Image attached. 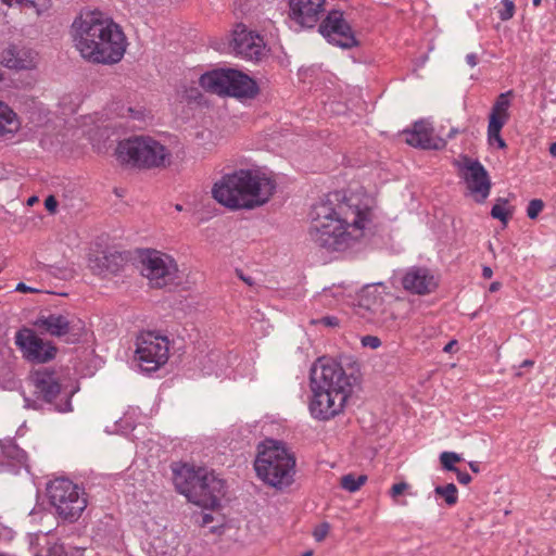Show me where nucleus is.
<instances>
[{
    "label": "nucleus",
    "instance_id": "nucleus-1",
    "mask_svg": "<svg viewBox=\"0 0 556 556\" xmlns=\"http://www.w3.org/2000/svg\"><path fill=\"white\" fill-rule=\"evenodd\" d=\"M308 239L328 252L344 251L362 239L372 224V210L358 197L333 206L330 200L317 203L311 213Z\"/></svg>",
    "mask_w": 556,
    "mask_h": 556
},
{
    "label": "nucleus",
    "instance_id": "nucleus-45",
    "mask_svg": "<svg viewBox=\"0 0 556 556\" xmlns=\"http://www.w3.org/2000/svg\"><path fill=\"white\" fill-rule=\"evenodd\" d=\"M212 521H213L212 514H203L202 515V520H201L202 526H206V525L211 523Z\"/></svg>",
    "mask_w": 556,
    "mask_h": 556
},
{
    "label": "nucleus",
    "instance_id": "nucleus-47",
    "mask_svg": "<svg viewBox=\"0 0 556 556\" xmlns=\"http://www.w3.org/2000/svg\"><path fill=\"white\" fill-rule=\"evenodd\" d=\"M500 287H501V283L495 281L490 285L489 290H490V292H496L500 289Z\"/></svg>",
    "mask_w": 556,
    "mask_h": 556
},
{
    "label": "nucleus",
    "instance_id": "nucleus-31",
    "mask_svg": "<svg viewBox=\"0 0 556 556\" xmlns=\"http://www.w3.org/2000/svg\"><path fill=\"white\" fill-rule=\"evenodd\" d=\"M366 480V476L355 477L354 475H345L341 478V486L349 492H355L359 490Z\"/></svg>",
    "mask_w": 556,
    "mask_h": 556
},
{
    "label": "nucleus",
    "instance_id": "nucleus-36",
    "mask_svg": "<svg viewBox=\"0 0 556 556\" xmlns=\"http://www.w3.org/2000/svg\"><path fill=\"white\" fill-rule=\"evenodd\" d=\"M362 344L365 348L375 350L381 345V340L376 336H365L362 338Z\"/></svg>",
    "mask_w": 556,
    "mask_h": 556
},
{
    "label": "nucleus",
    "instance_id": "nucleus-21",
    "mask_svg": "<svg viewBox=\"0 0 556 556\" xmlns=\"http://www.w3.org/2000/svg\"><path fill=\"white\" fill-rule=\"evenodd\" d=\"M38 53L24 46L11 45L0 52V64L15 71H31L38 64Z\"/></svg>",
    "mask_w": 556,
    "mask_h": 556
},
{
    "label": "nucleus",
    "instance_id": "nucleus-23",
    "mask_svg": "<svg viewBox=\"0 0 556 556\" xmlns=\"http://www.w3.org/2000/svg\"><path fill=\"white\" fill-rule=\"evenodd\" d=\"M122 256L116 253L104 254L89 260V267L96 275L117 273L122 265Z\"/></svg>",
    "mask_w": 556,
    "mask_h": 556
},
{
    "label": "nucleus",
    "instance_id": "nucleus-51",
    "mask_svg": "<svg viewBox=\"0 0 556 556\" xmlns=\"http://www.w3.org/2000/svg\"><path fill=\"white\" fill-rule=\"evenodd\" d=\"M456 344V341H451L444 346V352H451L453 350V346Z\"/></svg>",
    "mask_w": 556,
    "mask_h": 556
},
{
    "label": "nucleus",
    "instance_id": "nucleus-41",
    "mask_svg": "<svg viewBox=\"0 0 556 556\" xmlns=\"http://www.w3.org/2000/svg\"><path fill=\"white\" fill-rule=\"evenodd\" d=\"M454 472H456L457 480L459 483L468 484L471 481V476L467 471H462L458 468H456Z\"/></svg>",
    "mask_w": 556,
    "mask_h": 556
},
{
    "label": "nucleus",
    "instance_id": "nucleus-25",
    "mask_svg": "<svg viewBox=\"0 0 556 556\" xmlns=\"http://www.w3.org/2000/svg\"><path fill=\"white\" fill-rule=\"evenodd\" d=\"M510 97H513V90L503 92L496 98L491 109L489 122H492L493 118L497 122H501V125H505L508 122Z\"/></svg>",
    "mask_w": 556,
    "mask_h": 556
},
{
    "label": "nucleus",
    "instance_id": "nucleus-18",
    "mask_svg": "<svg viewBox=\"0 0 556 556\" xmlns=\"http://www.w3.org/2000/svg\"><path fill=\"white\" fill-rule=\"evenodd\" d=\"M326 0H289V18L301 28L314 27L325 12Z\"/></svg>",
    "mask_w": 556,
    "mask_h": 556
},
{
    "label": "nucleus",
    "instance_id": "nucleus-26",
    "mask_svg": "<svg viewBox=\"0 0 556 556\" xmlns=\"http://www.w3.org/2000/svg\"><path fill=\"white\" fill-rule=\"evenodd\" d=\"M0 450L2 452V457L0 458V472L8 470V465L4 463L3 458L12 459L17 464H24L26 460L25 452L11 439L0 441Z\"/></svg>",
    "mask_w": 556,
    "mask_h": 556
},
{
    "label": "nucleus",
    "instance_id": "nucleus-4",
    "mask_svg": "<svg viewBox=\"0 0 556 556\" xmlns=\"http://www.w3.org/2000/svg\"><path fill=\"white\" fill-rule=\"evenodd\" d=\"M275 191V180L253 169L226 174L212 188L213 198L231 210H253L262 206L270 200Z\"/></svg>",
    "mask_w": 556,
    "mask_h": 556
},
{
    "label": "nucleus",
    "instance_id": "nucleus-57",
    "mask_svg": "<svg viewBox=\"0 0 556 556\" xmlns=\"http://www.w3.org/2000/svg\"><path fill=\"white\" fill-rule=\"evenodd\" d=\"M175 208H176L177 211H181V210H182V206H181L180 204H176Z\"/></svg>",
    "mask_w": 556,
    "mask_h": 556
},
{
    "label": "nucleus",
    "instance_id": "nucleus-44",
    "mask_svg": "<svg viewBox=\"0 0 556 556\" xmlns=\"http://www.w3.org/2000/svg\"><path fill=\"white\" fill-rule=\"evenodd\" d=\"M49 556H64V551L61 545H55L49 551Z\"/></svg>",
    "mask_w": 556,
    "mask_h": 556
},
{
    "label": "nucleus",
    "instance_id": "nucleus-10",
    "mask_svg": "<svg viewBox=\"0 0 556 556\" xmlns=\"http://www.w3.org/2000/svg\"><path fill=\"white\" fill-rule=\"evenodd\" d=\"M169 341L155 331H142L136 339L135 359L142 371H155L168 359Z\"/></svg>",
    "mask_w": 556,
    "mask_h": 556
},
{
    "label": "nucleus",
    "instance_id": "nucleus-8",
    "mask_svg": "<svg viewBox=\"0 0 556 556\" xmlns=\"http://www.w3.org/2000/svg\"><path fill=\"white\" fill-rule=\"evenodd\" d=\"M47 495L55 515L67 522L77 521L87 507V494L66 478H56L47 486Z\"/></svg>",
    "mask_w": 556,
    "mask_h": 556
},
{
    "label": "nucleus",
    "instance_id": "nucleus-7",
    "mask_svg": "<svg viewBox=\"0 0 556 556\" xmlns=\"http://www.w3.org/2000/svg\"><path fill=\"white\" fill-rule=\"evenodd\" d=\"M116 157L121 163L153 168L169 163L170 153L151 137L135 136L118 142Z\"/></svg>",
    "mask_w": 556,
    "mask_h": 556
},
{
    "label": "nucleus",
    "instance_id": "nucleus-35",
    "mask_svg": "<svg viewBox=\"0 0 556 556\" xmlns=\"http://www.w3.org/2000/svg\"><path fill=\"white\" fill-rule=\"evenodd\" d=\"M2 1L4 3H7L8 5L25 4V5H28V7L36 8L37 13L39 14L41 12L40 8H45L46 7V1L47 0H2Z\"/></svg>",
    "mask_w": 556,
    "mask_h": 556
},
{
    "label": "nucleus",
    "instance_id": "nucleus-24",
    "mask_svg": "<svg viewBox=\"0 0 556 556\" xmlns=\"http://www.w3.org/2000/svg\"><path fill=\"white\" fill-rule=\"evenodd\" d=\"M21 127L16 113L5 103L0 101V137H12Z\"/></svg>",
    "mask_w": 556,
    "mask_h": 556
},
{
    "label": "nucleus",
    "instance_id": "nucleus-28",
    "mask_svg": "<svg viewBox=\"0 0 556 556\" xmlns=\"http://www.w3.org/2000/svg\"><path fill=\"white\" fill-rule=\"evenodd\" d=\"M504 125H501V122L495 121L489 122L488 125V141L491 146L496 144L498 149H505L506 142L501 136V130Z\"/></svg>",
    "mask_w": 556,
    "mask_h": 556
},
{
    "label": "nucleus",
    "instance_id": "nucleus-40",
    "mask_svg": "<svg viewBox=\"0 0 556 556\" xmlns=\"http://www.w3.org/2000/svg\"><path fill=\"white\" fill-rule=\"evenodd\" d=\"M45 207L47 211H49L50 213H55L56 211V207H58V201L56 199L53 197V195H49L46 200H45Z\"/></svg>",
    "mask_w": 556,
    "mask_h": 556
},
{
    "label": "nucleus",
    "instance_id": "nucleus-50",
    "mask_svg": "<svg viewBox=\"0 0 556 556\" xmlns=\"http://www.w3.org/2000/svg\"><path fill=\"white\" fill-rule=\"evenodd\" d=\"M239 277H240V279H242L245 283H248L249 286H252L253 281H252V279H251L250 277H245V276H243V274H242V273H240V274H239Z\"/></svg>",
    "mask_w": 556,
    "mask_h": 556
},
{
    "label": "nucleus",
    "instance_id": "nucleus-27",
    "mask_svg": "<svg viewBox=\"0 0 556 556\" xmlns=\"http://www.w3.org/2000/svg\"><path fill=\"white\" fill-rule=\"evenodd\" d=\"M514 213L513 207L509 206L508 200L504 198L497 199L496 203L491 210V216L503 223L504 226L508 224L509 218Z\"/></svg>",
    "mask_w": 556,
    "mask_h": 556
},
{
    "label": "nucleus",
    "instance_id": "nucleus-29",
    "mask_svg": "<svg viewBox=\"0 0 556 556\" xmlns=\"http://www.w3.org/2000/svg\"><path fill=\"white\" fill-rule=\"evenodd\" d=\"M504 125H501V122L495 121L489 122L488 125V141L491 146L496 144L498 149H505L506 142L501 136V130Z\"/></svg>",
    "mask_w": 556,
    "mask_h": 556
},
{
    "label": "nucleus",
    "instance_id": "nucleus-55",
    "mask_svg": "<svg viewBox=\"0 0 556 556\" xmlns=\"http://www.w3.org/2000/svg\"><path fill=\"white\" fill-rule=\"evenodd\" d=\"M37 201V198L36 197H33L28 200V204H33L34 202Z\"/></svg>",
    "mask_w": 556,
    "mask_h": 556
},
{
    "label": "nucleus",
    "instance_id": "nucleus-15",
    "mask_svg": "<svg viewBox=\"0 0 556 556\" xmlns=\"http://www.w3.org/2000/svg\"><path fill=\"white\" fill-rule=\"evenodd\" d=\"M319 33L330 42L343 49L357 46L355 35L339 10L330 11L319 25Z\"/></svg>",
    "mask_w": 556,
    "mask_h": 556
},
{
    "label": "nucleus",
    "instance_id": "nucleus-39",
    "mask_svg": "<svg viewBox=\"0 0 556 556\" xmlns=\"http://www.w3.org/2000/svg\"><path fill=\"white\" fill-rule=\"evenodd\" d=\"M408 488V484L406 482H400L392 485L390 490V495L392 497H396L401 495L406 489Z\"/></svg>",
    "mask_w": 556,
    "mask_h": 556
},
{
    "label": "nucleus",
    "instance_id": "nucleus-49",
    "mask_svg": "<svg viewBox=\"0 0 556 556\" xmlns=\"http://www.w3.org/2000/svg\"><path fill=\"white\" fill-rule=\"evenodd\" d=\"M469 467L470 469L473 471V472H479V463L477 462H470L469 463Z\"/></svg>",
    "mask_w": 556,
    "mask_h": 556
},
{
    "label": "nucleus",
    "instance_id": "nucleus-42",
    "mask_svg": "<svg viewBox=\"0 0 556 556\" xmlns=\"http://www.w3.org/2000/svg\"><path fill=\"white\" fill-rule=\"evenodd\" d=\"M15 291L23 292V293H27V292L35 293L38 290L26 286L24 282H20V283H17Z\"/></svg>",
    "mask_w": 556,
    "mask_h": 556
},
{
    "label": "nucleus",
    "instance_id": "nucleus-48",
    "mask_svg": "<svg viewBox=\"0 0 556 556\" xmlns=\"http://www.w3.org/2000/svg\"><path fill=\"white\" fill-rule=\"evenodd\" d=\"M533 364H534V362H533V361L526 359V361H523V362L521 363L520 368H530V367H532V366H533Z\"/></svg>",
    "mask_w": 556,
    "mask_h": 556
},
{
    "label": "nucleus",
    "instance_id": "nucleus-37",
    "mask_svg": "<svg viewBox=\"0 0 556 556\" xmlns=\"http://www.w3.org/2000/svg\"><path fill=\"white\" fill-rule=\"evenodd\" d=\"M329 525L328 523H321L319 527H317L314 532H313V535L315 538V540L317 542H321L323 540H325V538L327 536L328 532H329Z\"/></svg>",
    "mask_w": 556,
    "mask_h": 556
},
{
    "label": "nucleus",
    "instance_id": "nucleus-2",
    "mask_svg": "<svg viewBox=\"0 0 556 556\" xmlns=\"http://www.w3.org/2000/svg\"><path fill=\"white\" fill-rule=\"evenodd\" d=\"M80 56L94 64L118 63L127 48L126 36L112 17L99 10H83L70 30Z\"/></svg>",
    "mask_w": 556,
    "mask_h": 556
},
{
    "label": "nucleus",
    "instance_id": "nucleus-33",
    "mask_svg": "<svg viewBox=\"0 0 556 556\" xmlns=\"http://www.w3.org/2000/svg\"><path fill=\"white\" fill-rule=\"evenodd\" d=\"M515 4L513 0H502V8L498 9L497 14L502 21H508L514 16Z\"/></svg>",
    "mask_w": 556,
    "mask_h": 556
},
{
    "label": "nucleus",
    "instance_id": "nucleus-56",
    "mask_svg": "<svg viewBox=\"0 0 556 556\" xmlns=\"http://www.w3.org/2000/svg\"><path fill=\"white\" fill-rule=\"evenodd\" d=\"M25 403H26L25 404L26 407H31L29 399H25Z\"/></svg>",
    "mask_w": 556,
    "mask_h": 556
},
{
    "label": "nucleus",
    "instance_id": "nucleus-52",
    "mask_svg": "<svg viewBox=\"0 0 556 556\" xmlns=\"http://www.w3.org/2000/svg\"><path fill=\"white\" fill-rule=\"evenodd\" d=\"M549 154L554 157H556V142H553L551 146H549Z\"/></svg>",
    "mask_w": 556,
    "mask_h": 556
},
{
    "label": "nucleus",
    "instance_id": "nucleus-12",
    "mask_svg": "<svg viewBox=\"0 0 556 556\" xmlns=\"http://www.w3.org/2000/svg\"><path fill=\"white\" fill-rule=\"evenodd\" d=\"M141 273L153 287H165L177 278L178 266L175 260L159 251H148L142 257Z\"/></svg>",
    "mask_w": 556,
    "mask_h": 556
},
{
    "label": "nucleus",
    "instance_id": "nucleus-34",
    "mask_svg": "<svg viewBox=\"0 0 556 556\" xmlns=\"http://www.w3.org/2000/svg\"><path fill=\"white\" fill-rule=\"evenodd\" d=\"M544 207V202L541 199H533L529 202L527 207V216L530 219H535Z\"/></svg>",
    "mask_w": 556,
    "mask_h": 556
},
{
    "label": "nucleus",
    "instance_id": "nucleus-6",
    "mask_svg": "<svg viewBox=\"0 0 556 556\" xmlns=\"http://www.w3.org/2000/svg\"><path fill=\"white\" fill-rule=\"evenodd\" d=\"M254 468L266 484L282 489L293 482L295 459L282 443L266 440L258 446Z\"/></svg>",
    "mask_w": 556,
    "mask_h": 556
},
{
    "label": "nucleus",
    "instance_id": "nucleus-43",
    "mask_svg": "<svg viewBox=\"0 0 556 556\" xmlns=\"http://www.w3.org/2000/svg\"><path fill=\"white\" fill-rule=\"evenodd\" d=\"M466 62L470 67H475L478 64V56L476 53H469L466 55Z\"/></svg>",
    "mask_w": 556,
    "mask_h": 556
},
{
    "label": "nucleus",
    "instance_id": "nucleus-54",
    "mask_svg": "<svg viewBox=\"0 0 556 556\" xmlns=\"http://www.w3.org/2000/svg\"><path fill=\"white\" fill-rule=\"evenodd\" d=\"M532 3L534 7H538L541 4V0H532Z\"/></svg>",
    "mask_w": 556,
    "mask_h": 556
},
{
    "label": "nucleus",
    "instance_id": "nucleus-9",
    "mask_svg": "<svg viewBox=\"0 0 556 556\" xmlns=\"http://www.w3.org/2000/svg\"><path fill=\"white\" fill-rule=\"evenodd\" d=\"M199 84L208 92L238 99H253L258 93V86L254 79L232 68L206 72L201 75Z\"/></svg>",
    "mask_w": 556,
    "mask_h": 556
},
{
    "label": "nucleus",
    "instance_id": "nucleus-11",
    "mask_svg": "<svg viewBox=\"0 0 556 556\" xmlns=\"http://www.w3.org/2000/svg\"><path fill=\"white\" fill-rule=\"evenodd\" d=\"M33 325L42 333L56 338L68 337V342L78 340L85 332V323L71 313L41 314Z\"/></svg>",
    "mask_w": 556,
    "mask_h": 556
},
{
    "label": "nucleus",
    "instance_id": "nucleus-32",
    "mask_svg": "<svg viewBox=\"0 0 556 556\" xmlns=\"http://www.w3.org/2000/svg\"><path fill=\"white\" fill-rule=\"evenodd\" d=\"M460 456L454 452H443L440 455V462L444 469L448 471L456 470L455 463L460 462Z\"/></svg>",
    "mask_w": 556,
    "mask_h": 556
},
{
    "label": "nucleus",
    "instance_id": "nucleus-30",
    "mask_svg": "<svg viewBox=\"0 0 556 556\" xmlns=\"http://www.w3.org/2000/svg\"><path fill=\"white\" fill-rule=\"evenodd\" d=\"M434 493L442 497L448 506H454L458 501V491L454 483L438 485L434 489Z\"/></svg>",
    "mask_w": 556,
    "mask_h": 556
},
{
    "label": "nucleus",
    "instance_id": "nucleus-17",
    "mask_svg": "<svg viewBox=\"0 0 556 556\" xmlns=\"http://www.w3.org/2000/svg\"><path fill=\"white\" fill-rule=\"evenodd\" d=\"M361 306L369 312V319L378 327L394 331L399 327L397 315L391 305L384 304L379 294L367 293L362 298Z\"/></svg>",
    "mask_w": 556,
    "mask_h": 556
},
{
    "label": "nucleus",
    "instance_id": "nucleus-38",
    "mask_svg": "<svg viewBox=\"0 0 556 556\" xmlns=\"http://www.w3.org/2000/svg\"><path fill=\"white\" fill-rule=\"evenodd\" d=\"M312 324H321L326 327H337L339 319L336 316H325L318 320H312Z\"/></svg>",
    "mask_w": 556,
    "mask_h": 556
},
{
    "label": "nucleus",
    "instance_id": "nucleus-5",
    "mask_svg": "<svg viewBox=\"0 0 556 556\" xmlns=\"http://www.w3.org/2000/svg\"><path fill=\"white\" fill-rule=\"evenodd\" d=\"M174 484L189 502L215 509L225 495V482L207 469L182 465L174 470Z\"/></svg>",
    "mask_w": 556,
    "mask_h": 556
},
{
    "label": "nucleus",
    "instance_id": "nucleus-20",
    "mask_svg": "<svg viewBox=\"0 0 556 556\" xmlns=\"http://www.w3.org/2000/svg\"><path fill=\"white\" fill-rule=\"evenodd\" d=\"M403 289L412 294L426 295L438 287V279L432 271L424 266L407 268L401 278Z\"/></svg>",
    "mask_w": 556,
    "mask_h": 556
},
{
    "label": "nucleus",
    "instance_id": "nucleus-14",
    "mask_svg": "<svg viewBox=\"0 0 556 556\" xmlns=\"http://www.w3.org/2000/svg\"><path fill=\"white\" fill-rule=\"evenodd\" d=\"M31 381L37 396L53 405L55 410L61 413L72 410L71 399L67 395L60 403L56 402L61 393V383L54 371L38 370L31 376Z\"/></svg>",
    "mask_w": 556,
    "mask_h": 556
},
{
    "label": "nucleus",
    "instance_id": "nucleus-13",
    "mask_svg": "<svg viewBox=\"0 0 556 556\" xmlns=\"http://www.w3.org/2000/svg\"><path fill=\"white\" fill-rule=\"evenodd\" d=\"M455 165L470 194L477 202H484L491 190L490 176L484 166L478 160H472L467 155H463L459 161L455 162Z\"/></svg>",
    "mask_w": 556,
    "mask_h": 556
},
{
    "label": "nucleus",
    "instance_id": "nucleus-53",
    "mask_svg": "<svg viewBox=\"0 0 556 556\" xmlns=\"http://www.w3.org/2000/svg\"><path fill=\"white\" fill-rule=\"evenodd\" d=\"M313 555V552L312 551H306L305 553H303L301 556H312Z\"/></svg>",
    "mask_w": 556,
    "mask_h": 556
},
{
    "label": "nucleus",
    "instance_id": "nucleus-59",
    "mask_svg": "<svg viewBox=\"0 0 556 556\" xmlns=\"http://www.w3.org/2000/svg\"><path fill=\"white\" fill-rule=\"evenodd\" d=\"M2 79V74L0 73V80Z\"/></svg>",
    "mask_w": 556,
    "mask_h": 556
},
{
    "label": "nucleus",
    "instance_id": "nucleus-58",
    "mask_svg": "<svg viewBox=\"0 0 556 556\" xmlns=\"http://www.w3.org/2000/svg\"><path fill=\"white\" fill-rule=\"evenodd\" d=\"M456 132V130H451L450 137H453V135Z\"/></svg>",
    "mask_w": 556,
    "mask_h": 556
},
{
    "label": "nucleus",
    "instance_id": "nucleus-46",
    "mask_svg": "<svg viewBox=\"0 0 556 556\" xmlns=\"http://www.w3.org/2000/svg\"><path fill=\"white\" fill-rule=\"evenodd\" d=\"M482 276L485 279H490L493 276V271L489 266H484L482 268Z\"/></svg>",
    "mask_w": 556,
    "mask_h": 556
},
{
    "label": "nucleus",
    "instance_id": "nucleus-22",
    "mask_svg": "<svg viewBox=\"0 0 556 556\" xmlns=\"http://www.w3.org/2000/svg\"><path fill=\"white\" fill-rule=\"evenodd\" d=\"M405 141L415 148L439 150L445 146L444 140L433 137V128L428 121L414 123L412 129L404 130Z\"/></svg>",
    "mask_w": 556,
    "mask_h": 556
},
{
    "label": "nucleus",
    "instance_id": "nucleus-16",
    "mask_svg": "<svg viewBox=\"0 0 556 556\" xmlns=\"http://www.w3.org/2000/svg\"><path fill=\"white\" fill-rule=\"evenodd\" d=\"M15 344L31 362L46 363L54 358L56 349L39 338L33 329L23 328L15 334Z\"/></svg>",
    "mask_w": 556,
    "mask_h": 556
},
{
    "label": "nucleus",
    "instance_id": "nucleus-19",
    "mask_svg": "<svg viewBox=\"0 0 556 556\" xmlns=\"http://www.w3.org/2000/svg\"><path fill=\"white\" fill-rule=\"evenodd\" d=\"M231 47L236 55L245 60L257 61L263 54L265 43L260 35L239 25L233 31Z\"/></svg>",
    "mask_w": 556,
    "mask_h": 556
},
{
    "label": "nucleus",
    "instance_id": "nucleus-3",
    "mask_svg": "<svg viewBox=\"0 0 556 556\" xmlns=\"http://www.w3.org/2000/svg\"><path fill=\"white\" fill-rule=\"evenodd\" d=\"M312 397L308 409L314 419L330 420L342 414L353 387L351 376L336 361L318 358L309 371Z\"/></svg>",
    "mask_w": 556,
    "mask_h": 556
}]
</instances>
